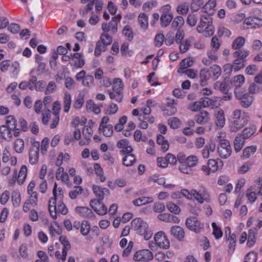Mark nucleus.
Wrapping results in <instances>:
<instances>
[{
	"label": "nucleus",
	"instance_id": "nucleus-1",
	"mask_svg": "<svg viewBox=\"0 0 262 262\" xmlns=\"http://www.w3.org/2000/svg\"><path fill=\"white\" fill-rule=\"evenodd\" d=\"M53 194V198L50 199L48 208L51 217L55 220L58 213L67 214L68 213V209L62 202L63 191L61 188L57 187L56 183L54 185Z\"/></svg>",
	"mask_w": 262,
	"mask_h": 262
},
{
	"label": "nucleus",
	"instance_id": "nucleus-2",
	"mask_svg": "<svg viewBox=\"0 0 262 262\" xmlns=\"http://www.w3.org/2000/svg\"><path fill=\"white\" fill-rule=\"evenodd\" d=\"M250 116L248 113L245 111L236 109L232 113L231 120L229 124V130L231 132H237L249 122Z\"/></svg>",
	"mask_w": 262,
	"mask_h": 262
},
{
	"label": "nucleus",
	"instance_id": "nucleus-3",
	"mask_svg": "<svg viewBox=\"0 0 262 262\" xmlns=\"http://www.w3.org/2000/svg\"><path fill=\"white\" fill-rule=\"evenodd\" d=\"M132 227L139 235L143 236L145 240H148L152 235L147 223L141 218L134 219L132 222Z\"/></svg>",
	"mask_w": 262,
	"mask_h": 262
},
{
	"label": "nucleus",
	"instance_id": "nucleus-4",
	"mask_svg": "<svg viewBox=\"0 0 262 262\" xmlns=\"http://www.w3.org/2000/svg\"><path fill=\"white\" fill-rule=\"evenodd\" d=\"M226 134L225 133L220 132L217 136L219 145L217 151L220 157L223 159H227L232 153V149L229 140L225 139Z\"/></svg>",
	"mask_w": 262,
	"mask_h": 262
},
{
	"label": "nucleus",
	"instance_id": "nucleus-5",
	"mask_svg": "<svg viewBox=\"0 0 262 262\" xmlns=\"http://www.w3.org/2000/svg\"><path fill=\"white\" fill-rule=\"evenodd\" d=\"M112 42V37L103 32L100 36V39L96 42L94 54L97 57L101 55V52L105 51L108 46Z\"/></svg>",
	"mask_w": 262,
	"mask_h": 262
},
{
	"label": "nucleus",
	"instance_id": "nucleus-6",
	"mask_svg": "<svg viewBox=\"0 0 262 262\" xmlns=\"http://www.w3.org/2000/svg\"><path fill=\"white\" fill-rule=\"evenodd\" d=\"M223 166V162L220 159H211L208 161L207 165H202L201 170L206 176L210 175L221 169Z\"/></svg>",
	"mask_w": 262,
	"mask_h": 262
},
{
	"label": "nucleus",
	"instance_id": "nucleus-7",
	"mask_svg": "<svg viewBox=\"0 0 262 262\" xmlns=\"http://www.w3.org/2000/svg\"><path fill=\"white\" fill-rule=\"evenodd\" d=\"M192 200L196 201L198 203L202 204L205 202H209L210 201V195L205 188L197 190L195 189H191Z\"/></svg>",
	"mask_w": 262,
	"mask_h": 262
},
{
	"label": "nucleus",
	"instance_id": "nucleus-8",
	"mask_svg": "<svg viewBox=\"0 0 262 262\" xmlns=\"http://www.w3.org/2000/svg\"><path fill=\"white\" fill-rule=\"evenodd\" d=\"M234 93L236 98L240 100V103L242 107L247 108L252 104L253 97L248 93H244V92L238 91V89H235Z\"/></svg>",
	"mask_w": 262,
	"mask_h": 262
},
{
	"label": "nucleus",
	"instance_id": "nucleus-9",
	"mask_svg": "<svg viewBox=\"0 0 262 262\" xmlns=\"http://www.w3.org/2000/svg\"><path fill=\"white\" fill-rule=\"evenodd\" d=\"M94 124V122L92 120H90L87 125L83 127L82 129L83 138L79 142L80 146L87 145L90 143L93 135L92 127Z\"/></svg>",
	"mask_w": 262,
	"mask_h": 262
},
{
	"label": "nucleus",
	"instance_id": "nucleus-10",
	"mask_svg": "<svg viewBox=\"0 0 262 262\" xmlns=\"http://www.w3.org/2000/svg\"><path fill=\"white\" fill-rule=\"evenodd\" d=\"M110 119L107 116L103 117L99 127L100 134L106 137H111L113 133V126L108 124Z\"/></svg>",
	"mask_w": 262,
	"mask_h": 262
},
{
	"label": "nucleus",
	"instance_id": "nucleus-11",
	"mask_svg": "<svg viewBox=\"0 0 262 262\" xmlns=\"http://www.w3.org/2000/svg\"><path fill=\"white\" fill-rule=\"evenodd\" d=\"M225 237L228 242V253L232 254L235 249L236 240L235 234H231V229L229 227H226L225 228Z\"/></svg>",
	"mask_w": 262,
	"mask_h": 262
},
{
	"label": "nucleus",
	"instance_id": "nucleus-12",
	"mask_svg": "<svg viewBox=\"0 0 262 262\" xmlns=\"http://www.w3.org/2000/svg\"><path fill=\"white\" fill-rule=\"evenodd\" d=\"M154 240L157 246L160 248L168 249L170 247L169 240L163 231H159L156 233Z\"/></svg>",
	"mask_w": 262,
	"mask_h": 262
},
{
	"label": "nucleus",
	"instance_id": "nucleus-13",
	"mask_svg": "<svg viewBox=\"0 0 262 262\" xmlns=\"http://www.w3.org/2000/svg\"><path fill=\"white\" fill-rule=\"evenodd\" d=\"M185 224L188 229L195 233H199L203 228L204 224L195 217H189L186 220Z\"/></svg>",
	"mask_w": 262,
	"mask_h": 262
},
{
	"label": "nucleus",
	"instance_id": "nucleus-14",
	"mask_svg": "<svg viewBox=\"0 0 262 262\" xmlns=\"http://www.w3.org/2000/svg\"><path fill=\"white\" fill-rule=\"evenodd\" d=\"M101 201L98 199L92 200L90 202V205L98 214L103 215L107 213V208Z\"/></svg>",
	"mask_w": 262,
	"mask_h": 262
},
{
	"label": "nucleus",
	"instance_id": "nucleus-15",
	"mask_svg": "<svg viewBox=\"0 0 262 262\" xmlns=\"http://www.w3.org/2000/svg\"><path fill=\"white\" fill-rule=\"evenodd\" d=\"M154 256L151 252L147 249H143L137 251L134 256L136 261H148L152 259Z\"/></svg>",
	"mask_w": 262,
	"mask_h": 262
},
{
	"label": "nucleus",
	"instance_id": "nucleus-16",
	"mask_svg": "<svg viewBox=\"0 0 262 262\" xmlns=\"http://www.w3.org/2000/svg\"><path fill=\"white\" fill-rule=\"evenodd\" d=\"M40 144L39 142H35L32 144L29 151V162L35 164L38 161Z\"/></svg>",
	"mask_w": 262,
	"mask_h": 262
},
{
	"label": "nucleus",
	"instance_id": "nucleus-17",
	"mask_svg": "<svg viewBox=\"0 0 262 262\" xmlns=\"http://www.w3.org/2000/svg\"><path fill=\"white\" fill-rule=\"evenodd\" d=\"M244 25L247 29H256L262 27V18L256 16H250L244 20Z\"/></svg>",
	"mask_w": 262,
	"mask_h": 262
},
{
	"label": "nucleus",
	"instance_id": "nucleus-18",
	"mask_svg": "<svg viewBox=\"0 0 262 262\" xmlns=\"http://www.w3.org/2000/svg\"><path fill=\"white\" fill-rule=\"evenodd\" d=\"M60 111V104L59 101H56L53 104V115L54 116L52 123L50 124V128L52 129L56 127L59 121V113Z\"/></svg>",
	"mask_w": 262,
	"mask_h": 262
},
{
	"label": "nucleus",
	"instance_id": "nucleus-19",
	"mask_svg": "<svg viewBox=\"0 0 262 262\" xmlns=\"http://www.w3.org/2000/svg\"><path fill=\"white\" fill-rule=\"evenodd\" d=\"M212 24V18L208 15H202L200 18V21L196 27V30L199 33H203L205 28Z\"/></svg>",
	"mask_w": 262,
	"mask_h": 262
},
{
	"label": "nucleus",
	"instance_id": "nucleus-20",
	"mask_svg": "<svg viewBox=\"0 0 262 262\" xmlns=\"http://www.w3.org/2000/svg\"><path fill=\"white\" fill-rule=\"evenodd\" d=\"M71 56H72L70 61L71 66H73L77 69L83 67L84 65L85 61L82 54L76 53L73 55H71Z\"/></svg>",
	"mask_w": 262,
	"mask_h": 262
},
{
	"label": "nucleus",
	"instance_id": "nucleus-21",
	"mask_svg": "<svg viewBox=\"0 0 262 262\" xmlns=\"http://www.w3.org/2000/svg\"><path fill=\"white\" fill-rule=\"evenodd\" d=\"M27 175V168L26 165H23L19 170L18 177L17 176V171L16 170H15L14 172V174L12 177V180L13 182H15L16 180H17V182L18 184L21 185L22 184Z\"/></svg>",
	"mask_w": 262,
	"mask_h": 262
},
{
	"label": "nucleus",
	"instance_id": "nucleus-22",
	"mask_svg": "<svg viewBox=\"0 0 262 262\" xmlns=\"http://www.w3.org/2000/svg\"><path fill=\"white\" fill-rule=\"evenodd\" d=\"M117 147L121 149V152L124 155L130 154L133 150V147L129 145L128 141L126 139L119 140L117 144Z\"/></svg>",
	"mask_w": 262,
	"mask_h": 262
},
{
	"label": "nucleus",
	"instance_id": "nucleus-23",
	"mask_svg": "<svg viewBox=\"0 0 262 262\" xmlns=\"http://www.w3.org/2000/svg\"><path fill=\"white\" fill-rule=\"evenodd\" d=\"M101 29L105 33L110 31L112 34H115L118 30V24H117L116 20L112 19L108 24L106 23H103Z\"/></svg>",
	"mask_w": 262,
	"mask_h": 262
},
{
	"label": "nucleus",
	"instance_id": "nucleus-24",
	"mask_svg": "<svg viewBox=\"0 0 262 262\" xmlns=\"http://www.w3.org/2000/svg\"><path fill=\"white\" fill-rule=\"evenodd\" d=\"M12 132L4 125L0 126V143L3 142L4 140L8 141H10L13 136Z\"/></svg>",
	"mask_w": 262,
	"mask_h": 262
},
{
	"label": "nucleus",
	"instance_id": "nucleus-25",
	"mask_svg": "<svg viewBox=\"0 0 262 262\" xmlns=\"http://www.w3.org/2000/svg\"><path fill=\"white\" fill-rule=\"evenodd\" d=\"M93 191L99 200H103L104 196L108 195L110 193V191L107 188H102L97 185L93 186Z\"/></svg>",
	"mask_w": 262,
	"mask_h": 262
},
{
	"label": "nucleus",
	"instance_id": "nucleus-26",
	"mask_svg": "<svg viewBox=\"0 0 262 262\" xmlns=\"http://www.w3.org/2000/svg\"><path fill=\"white\" fill-rule=\"evenodd\" d=\"M215 125L220 128L223 127L226 121L224 111L222 109L217 110L215 114Z\"/></svg>",
	"mask_w": 262,
	"mask_h": 262
},
{
	"label": "nucleus",
	"instance_id": "nucleus-27",
	"mask_svg": "<svg viewBox=\"0 0 262 262\" xmlns=\"http://www.w3.org/2000/svg\"><path fill=\"white\" fill-rule=\"evenodd\" d=\"M258 232L256 229H250L247 234V246L249 247H252L255 244L256 241V236Z\"/></svg>",
	"mask_w": 262,
	"mask_h": 262
},
{
	"label": "nucleus",
	"instance_id": "nucleus-28",
	"mask_svg": "<svg viewBox=\"0 0 262 262\" xmlns=\"http://www.w3.org/2000/svg\"><path fill=\"white\" fill-rule=\"evenodd\" d=\"M216 51L214 50L208 51L207 53L208 58H203L202 62L206 66H209L212 62H215L218 59Z\"/></svg>",
	"mask_w": 262,
	"mask_h": 262
},
{
	"label": "nucleus",
	"instance_id": "nucleus-29",
	"mask_svg": "<svg viewBox=\"0 0 262 262\" xmlns=\"http://www.w3.org/2000/svg\"><path fill=\"white\" fill-rule=\"evenodd\" d=\"M171 234L179 241H183L185 232L183 229L179 226H174L171 228Z\"/></svg>",
	"mask_w": 262,
	"mask_h": 262
},
{
	"label": "nucleus",
	"instance_id": "nucleus-30",
	"mask_svg": "<svg viewBox=\"0 0 262 262\" xmlns=\"http://www.w3.org/2000/svg\"><path fill=\"white\" fill-rule=\"evenodd\" d=\"M76 211L82 216L87 218H93L95 214L92 210L87 207H77Z\"/></svg>",
	"mask_w": 262,
	"mask_h": 262
},
{
	"label": "nucleus",
	"instance_id": "nucleus-31",
	"mask_svg": "<svg viewBox=\"0 0 262 262\" xmlns=\"http://www.w3.org/2000/svg\"><path fill=\"white\" fill-rule=\"evenodd\" d=\"M56 178L67 185L70 184L69 175L67 172H64L63 167H60L57 169L56 172Z\"/></svg>",
	"mask_w": 262,
	"mask_h": 262
},
{
	"label": "nucleus",
	"instance_id": "nucleus-32",
	"mask_svg": "<svg viewBox=\"0 0 262 262\" xmlns=\"http://www.w3.org/2000/svg\"><path fill=\"white\" fill-rule=\"evenodd\" d=\"M219 100L217 97H214L212 99L208 97L202 98L200 101L203 108L206 107H214Z\"/></svg>",
	"mask_w": 262,
	"mask_h": 262
},
{
	"label": "nucleus",
	"instance_id": "nucleus-33",
	"mask_svg": "<svg viewBox=\"0 0 262 262\" xmlns=\"http://www.w3.org/2000/svg\"><path fill=\"white\" fill-rule=\"evenodd\" d=\"M216 5V0H209L203 7L204 11L206 13L205 15L210 16L213 14Z\"/></svg>",
	"mask_w": 262,
	"mask_h": 262
},
{
	"label": "nucleus",
	"instance_id": "nucleus-34",
	"mask_svg": "<svg viewBox=\"0 0 262 262\" xmlns=\"http://www.w3.org/2000/svg\"><path fill=\"white\" fill-rule=\"evenodd\" d=\"M49 230L51 236L60 235L62 233L61 228L56 221H53L50 223Z\"/></svg>",
	"mask_w": 262,
	"mask_h": 262
},
{
	"label": "nucleus",
	"instance_id": "nucleus-35",
	"mask_svg": "<svg viewBox=\"0 0 262 262\" xmlns=\"http://www.w3.org/2000/svg\"><path fill=\"white\" fill-rule=\"evenodd\" d=\"M138 21L140 28L144 31L147 29L148 26V17L145 13H140L138 17Z\"/></svg>",
	"mask_w": 262,
	"mask_h": 262
},
{
	"label": "nucleus",
	"instance_id": "nucleus-36",
	"mask_svg": "<svg viewBox=\"0 0 262 262\" xmlns=\"http://www.w3.org/2000/svg\"><path fill=\"white\" fill-rule=\"evenodd\" d=\"M157 143L161 146V149L163 152L167 151L169 147L168 141L165 139V137L161 134L157 135Z\"/></svg>",
	"mask_w": 262,
	"mask_h": 262
},
{
	"label": "nucleus",
	"instance_id": "nucleus-37",
	"mask_svg": "<svg viewBox=\"0 0 262 262\" xmlns=\"http://www.w3.org/2000/svg\"><path fill=\"white\" fill-rule=\"evenodd\" d=\"M193 61L190 58H185L183 59L180 63V67L177 70V72L180 74H183V70L187 69L188 67H191L193 65Z\"/></svg>",
	"mask_w": 262,
	"mask_h": 262
},
{
	"label": "nucleus",
	"instance_id": "nucleus-38",
	"mask_svg": "<svg viewBox=\"0 0 262 262\" xmlns=\"http://www.w3.org/2000/svg\"><path fill=\"white\" fill-rule=\"evenodd\" d=\"M112 88L110 89L114 91L122 92L123 93V90L124 85L122 80L120 78H115L113 79L112 81Z\"/></svg>",
	"mask_w": 262,
	"mask_h": 262
},
{
	"label": "nucleus",
	"instance_id": "nucleus-39",
	"mask_svg": "<svg viewBox=\"0 0 262 262\" xmlns=\"http://www.w3.org/2000/svg\"><path fill=\"white\" fill-rule=\"evenodd\" d=\"M154 199L152 197L143 196L133 201V204L135 206H141L152 203Z\"/></svg>",
	"mask_w": 262,
	"mask_h": 262
},
{
	"label": "nucleus",
	"instance_id": "nucleus-40",
	"mask_svg": "<svg viewBox=\"0 0 262 262\" xmlns=\"http://www.w3.org/2000/svg\"><path fill=\"white\" fill-rule=\"evenodd\" d=\"M210 77V73L209 70L202 69L200 73V83L201 86H204L207 84V81Z\"/></svg>",
	"mask_w": 262,
	"mask_h": 262
},
{
	"label": "nucleus",
	"instance_id": "nucleus-41",
	"mask_svg": "<svg viewBox=\"0 0 262 262\" xmlns=\"http://www.w3.org/2000/svg\"><path fill=\"white\" fill-rule=\"evenodd\" d=\"M209 114L207 111H202L195 116V121L198 124H204L209 120Z\"/></svg>",
	"mask_w": 262,
	"mask_h": 262
},
{
	"label": "nucleus",
	"instance_id": "nucleus-42",
	"mask_svg": "<svg viewBox=\"0 0 262 262\" xmlns=\"http://www.w3.org/2000/svg\"><path fill=\"white\" fill-rule=\"evenodd\" d=\"M111 99L114 100L116 102L120 103L123 98V93L122 92L114 91L108 90L107 91Z\"/></svg>",
	"mask_w": 262,
	"mask_h": 262
},
{
	"label": "nucleus",
	"instance_id": "nucleus-43",
	"mask_svg": "<svg viewBox=\"0 0 262 262\" xmlns=\"http://www.w3.org/2000/svg\"><path fill=\"white\" fill-rule=\"evenodd\" d=\"M256 131V127L255 125H251L248 127L245 128L242 134L241 135L245 139H247L253 136Z\"/></svg>",
	"mask_w": 262,
	"mask_h": 262
},
{
	"label": "nucleus",
	"instance_id": "nucleus-44",
	"mask_svg": "<svg viewBox=\"0 0 262 262\" xmlns=\"http://www.w3.org/2000/svg\"><path fill=\"white\" fill-rule=\"evenodd\" d=\"M254 222H256L255 227L251 229H256L257 231L258 232V230L262 227V220L259 219H255L253 216L250 217L247 222V226L248 227H251Z\"/></svg>",
	"mask_w": 262,
	"mask_h": 262
},
{
	"label": "nucleus",
	"instance_id": "nucleus-45",
	"mask_svg": "<svg viewBox=\"0 0 262 262\" xmlns=\"http://www.w3.org/2000/svg\"><path fill=\"white\" fill-rule=\"evenodd\" d=\"M215 149V144L213 142L206 144L202 151L203 157L207 159L210 156V152L214 151Z\"/></svg>",
	"mask_w": 262,
	"mask_h": 262
},
{
	"label": "nucleus",
	"instance_id": "nucleus-46",
	"mask_svg": "<svg viewBox=\"0 0 262 262\" xmlns=\"http://www.w3.org/2000/svg\"><path fill=\"white\" fill-rule=\"evenodd\" d=\"M245 139L241 135H238L234 141V150L236 152H239L243 148L245 143Z\"/></svg>",
	"mask_w": 262,
	"mask_h": 262
},
{
	"label": "nucleus",
	"instance_id": "nucleus-47",
	"mask_svg": "<svg viewBox=\"0 0 262 262\" xmlns=\"http://www.w3.org/2000/svg\"><path fill=\"white\" fill-rule=\"evenodd\" d=\"M172 19V14H162L160 18L161 26L163 28L166 27L170 24Z\"/></svg>",
	"mask_w": 262,
	"mask_h": 262
},
{
	"label": "nucleus",
	"instance_id": "nucleus-48",
	"mask_svg": "<svg viewBox=\"0 0 262 262\" xmlns=\"http://www.w3.org/2000/svg\"><path fill=\"white\" fill-rule=\"evenodd\" d=\"M245 43V38L242 36L238 37L233 41L232 48L235 50H240L244 46Z\"/></svg>",
	"mask_w": 262,
	"mask_h": 262
},
{
	"label": "nucleus",
	"instance_id": "nucleus-49",
	"mask_svg": "<svg viewBox=\"0 0 262 262\" xmlns=\"http://www.w3.org/2000/svg\"><path fill=\"white\" fill-rule=\"evenodd\" d=\"M256 149L257 146L255 145L246 147L243 151V159H246L250 158L251 155L256 152Z\"/></svg>",
	"mask_w": 262,
	"mask_h": 262
},
{
	"label": "nucleus",
	"instance_id": "nucleus-50",
	"mask_svg": "<svg viewBox=\"0 0 262 262\" xmlns=\"http://www.w3.org/2000/svg\"><path fill=\"white\" fill-rule=\"evenodd\" d=\"M9 71L11 77H16L20 71V66L18 62L14 61L10 64Z\"/></svg>",
	"mask_w": 262,
	"mask_h": 262
},
{
	"label": "nucleus",
	"instance_id": "nucleus-51",
	"mask_svg": "<svg viewBox=\"0 0 262 262\" xmlns=\"http://www.w3.org/2000/svg\"><path fill=\"white\" fill-rule=\"evenodd\" d=\"M59 241L63 245V255L64 258L65 256H67L68 251L71 249V245L67 237L64 236H60Z\"/></svg>",
	"mask_w": 262,
	"mask_h": 262
},
{
	"label": "nucleus",
	"instance_id": "nucleus-52",
	"mask_svg": "<svg viewBox=\"0 0 262 262\" xmlns=\"http://www.w3.org/2000/svg\"><path fill=\"white\" fill-rule=\"evenodd\" d=\"M71 98V95L69 93H65L63 98V111L65 113L69 112L72 101Z\"/></svg>",
	"mask_w": 262,
	"mask_h": 262
},
{
	"label": "nucleus",
	"instance_id": "nucleus-53",
	"mask_svg": "<svg viewBox=\"0 0 262 262\" xmlns=\"http://www.w3.org/2000/svg\"><path fill=\"white\" fill-rule=\"evenodd\" d=\"M136 159L133 154H127L122 159L123 164L125 166H132L136 162Z\"/></svg>",
	"mask_w": 262,
	"mask_h": 262
},
{
	"label": "nucleus",
	"instance_id": "nucleus-54",
	"mask_svg": "<svg viewBox=\"0 0 262 262\" xmlns=\"http://www.w3.org/2000/svg\"><path fill=\"white\" fill-rule=\"evenodd\" d=\"M86 107L88 111L93 112L98 114L100 113L101 110L92 100H89L86 103Z\"/></svg>",
	"mask_w": 262,
	"mask_h": 262
},
{
	"label": "nucleus",
	"instance_id": "nucleus-55",
	"mask_svg": "<svg viewBox=\"0 0 262 262\" xmlns=\"http://www.w3.org/2000/svg\"><path fill=\"white\" fill-rule=\"evenodd\" d=\"M184 24V19L181 16L175 17L171 21V26L172 28L180 29Z\"/></svg>",
	"mask_w": 262,
	"mask_h": 262
},
{
	"label": "nucleus",
	"instance_id": "nucleus-56",
	"mask_svg": "<svg viewBox=\"0 0 262 262\" xmlns=\"http://www.w3.org/2000/svg\"><path fill=\"white\" fill-rule=\"evenodd\" d=\"M178 43L179 44V50L181 53H184L187 52L191 46L190 40L187 39Z\"/></svg>",
	"mask_w": 262,
	"mask_h": 262
},
{
	"label": "nucleus",
	"instance_id": "nucleus-57",
	"mask_svg": "<svg viewBox=\"0 0 262 262\" xmlns=\"http://www.w3.org/2000/svg\"><path fill=\"white\" fill-rule=\"evenodd\" d=\"M249 55V52L247 50H238L233 53V56L234 58L241 59L243 60H244Z\"/></svg>",
	"mask_w": 262,
	"mask_h": 262
},
{
	"label": "nucleus",
	"instance_id": "nucleus-58",
	"mask_svg": "<svg viewBox=\"0 0 262 262\" xmlns=\"http://www.w3.org/2000/svg\"><path fill=\"white\" fill-rule=\"evenodd\" d=\"M212 228V234L216 239H219L223 236V232L221 228L218 227L215 222L211 224Z\"/></svg>",
	"mask_w": 262,
	"mask_h": 262
},
{
	"label": "nucleus",
	"instance_id": "nucleus-59",
	"mask_svg": "<svg viewBox=\"0 0 262 262\" xmlns=\"http://www.w3.org/2000/svg\"><path fill=\"white\" fill-rule=\"evenodd\" d=\"M13 147L16 152H22L24 148V140L20 138L15 140L13 144Z\"/></svg>",
	"mask_w": 262,
	"mask_h": 262
},
{
	"label": "nucleus",
	"instance_id": "nucleus-60",
	"mask_svg": "<svg viewBox=\"0 0 262 262\" xmlns=\"http://www.w3.org/2000/svg\"><path fill=\"white\" fill-rule=\"evenodd\" d=\"M91 229V225L90 223L85 220L82 221V224L80 228V231L81 234L83 236L87 235Z\"/></svg>",
	"mask_w": 262,
	"mask_h": 262
},
{
	"label": "nucleus",
	"instance_id": "nucleus-61",
	"mask_svg": "<svg viewBox=\"0 0 262 262\" xmlns=\"http://www.w3.org/2000/svg\"><path fill=\"white\" fill-rule=\"evenodd\" d=\"M5 126H7L12 131L15 129L16 127V120L12 116H9L7 117Z\"/></svg>",
	"mask_w": 262,
	"mask_h": 262
},
{
	"label": "nucleus",
	"instance_id": "nucleus-62",
	"mask_svg": "<svg viewBox=\"0 0 262 262\" xmlns=\"http://www.w3.org/2000/svg\"><path fill=\"white\" fill-rule=\"evenodd\" d=\"M134 139L138 142L142 141L145 142L147 141L148 138L146 135L143 134L140 130H136L134 134Z\"/></svg>",
	"mask_w": 262,
	"mask_h": 262
},
{
	"label": "nucleus",
	"instance_id": "nucleus-63",
	"mask_svg": "<svg viewBox=\"0 0 262 262\" xmlns=\"http://www.w3.org/2000/svg\"><path fill=\"white\" fill-rule=\"evenodd\" d=\"M11 200L14 207H18L21 201L20 193L17 191H13L12 192Z\"/></svg>",
	"mask_w": 262,
	"mask_h": 262
},
{
	"label": "nucleus",
	"instance_id": "nucleus-64",
	"mask_svg": "<svg viewBox=\"0 0 262 262\" xmlns=\"http://www.w3.org/2000/svg\"><path fill=\"white\" fill-rule=\"evenodd\" d=\"M84 102V94L79 93L73 103V107L76 109L80 108Z\"/></svg>",
	"mask_w": 262,
	"mask_h": 262
}]
</instances>
